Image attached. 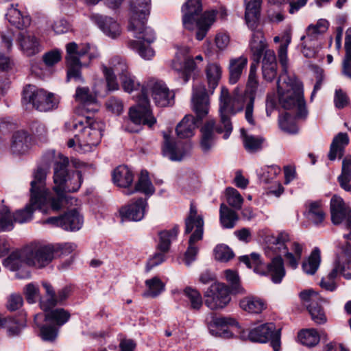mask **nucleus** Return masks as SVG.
Returning a JSON list of instances; mask_svg holds the SVG:
<instances>
[{
	"mask_svg": "<svg viewBox=\"0 0 351 351\" xmlns=\"http://www.w3.org/2000/svg\"><path fill=\"white\" fill-rule=\"evenodd\" d=\"M69 158L59 154L54 162L53 191L56 197L53 196L45 187L46 176L49 171L47 166H39L34 173V179L31 182L30 203L25 208L11 213L12 223H23L32 218L35 209L47 213V207L53 211H58L62 208V203L66 200V193L78 191L82 182V175L79 171H69Z\"/></svg>",
	"mask_w": 351,
	"mask_h": 351,
	"instance_id": "obj_1",
	"label": "nucleus"
},
{
	"mask_svg": "<svg viewBox=\"0 0 351 351\" xmlns=\"http://www.w3.org/2000/svg\"><path fill=\"white\" fill-rule=\"evenodd\" d=\"M150 90L155 104L160 107H166L173 104L174 94L166 84L160 80L152 79L147 81L146 87H143L138 96L137 104L131 107L129 111V120L123 125L124 130L129 132H139L142 125L152 128L156 123L150 109L147 90Z\"/></svg>",
	"mask_w": 351,
	"mask_h": 351,
	"instance_id": "obj_2",
	"label": "nucleus"
},
{
	"mask_svg": "<svg viewBox=\"0 0 351 351\" xmlns=\"http://www.w3.org/2000/svg\"><path fill=\"white\" fill-rule=\"evenodd\" d=\"M255 98L252 93H247L245 90L235 88L233 95L231 96L227 88L222 87L219 97V115L220 123L225 128L226 134L223 138L227 139L232 131V125L230 116L234 115L238 112L242 111L245 108V117L247 122L254 125L253 119V109Z\"/></svg>",
	"mask_w": 351,
	"mask_h": 351,
	"instance_id": "obj_3",
	"label": "nucleus"
},
{
	"mask_svg": "<svg viewBox=\"0 0 351 351\" xmlns=\"http://www.w3.org/2000/svg\"><path fill=\"white\" fill-rule=\"evenodd\" d=\"M182 23L185 29L193 30L197 27L195 38L203 40L215 21L216 12L206 11L201 14L202 5L201 0H188L182 6Z\"/></svg>",
	"mask_w": 351,
	"mask_h": 351,
	"instance_id": "obj_4",
	"label": "nucleus"
},
{
	"mask_svg": "<svg viewBox=\"0 0 351 351\" xmlns=\"http://www.w3.org/2000/svg\"><path fill=\"white\" fill-rule=\"evenodd\" d=\"M65 127L69 130L79 128L80 133L75 134V138L81 147L85 151H90L100 143L105 124L102 121H93L87 117L85 123L81 120H73L66 122Z\"/></svg>",
	"mask_w": 351,
	"mask_h": 351,
	"instance_id": "obj_5",
	"label": "nucleus"
},
{
	"mask_svg": "<svg viewBox=\"0 0 351 351\" xmlns=\"http://www.w3.org/2000/svg\"><path fill=\"white\" fill-rule=\"evenodd\" d=\"M277 88L279 103L285 109L294 108L304 97L302 84L295 76L280 75Z\"/></svg>",
	"mask_w": 351,
	"mask_h": 351,
	"instance_id": "obj_6",
	"label": "nucleus"
},
{
	"mask_svg": "<svg viewBox=\"0 0 351 351\" xmlns=\"http://www.w3.org/2000/svg\"><path fill=\"white\" fill-rule=\"evenodd\" d=\"M23 100L32 104L33 107L40 112H47L57 107L58 101L51 93H47L43 88L28 84L23 90Z\"/></svg>",
	"mask_w": 351,
	"mask_h": 351,
	"instance_id": "obj_7",
	"label": "nucleus"
},
{
	"mask_svg": "<svg viewBox=\"0 0 351 351\" xmlns=\"http://www.w3.org/2000/svg\"><path fill=\"white\" fill-rule=\"evenodd\" d=\"M89 49L88 44L78 45L75 42L66 44L67 80L74 79L75 81H82L80 71L82 64L80 60L88 53Z\"/></svg>",
	"mask_w": 351,
	"mask_h": 351,
	"instance_id": "obj_8",
	"label": "nucleus"
},
{
	"mask_svg": "<svg viewBox=\"0 0 351 351\" xmlns=\"http://www.w3.org/2000/svg\"><path fill=\"white\" fill-rule=\"evenodd\" d=\"M60 247L58 245H29L25 247V256L27 265L42 268L49 265L54 258Z\"/></svg>",
	"mask_w": 351,
	"mask_h": 351,
	"instance_id": "obj_9",
	"label": "nucleus"
},
{
	"mask_svg": "<svg viewBox=\"0 0 351 351\" xmlns=\"http://www.w3.org/2000/svg\"><path fill=\"white\" fill-rule=\"evenodd\" d=\"M248 338L252 342L266 343L270 341L274 351L280 350V329H276L274 323L261 324L248 333Z\"/></svg>",
	"mask_w": 351,
	"mask_h": 351,
	"instance_id": "obj_10",
	"label": "nucleus"
},
{
	"mask_svg": "<svg viewBox=\"0 0 351 351\" xmlns=\"http://www.w3.org/2000/svg\"><path fill=\"white\" fill-rule=\"evenodd\" d=\"M250 260L254 265V271L261 275H269L274 283H280L285 275L283 259L280 256L273 258L271 263L267 265L265 269L262 267L260 255L252 253Z\"/></svg>",
	"mask_w": 351,
	"mask_h": 351,
	"instance_id": "obj_11",
	"label": "nucleus"
},
{
	"mask_svg": "<svg viewBox=\"0 0 351 351\" xmlns=\"http://www.w3.org/2000/svg\"><path fill=\"white\" fill-rule=\"evenodd\" d=\"M205 305L211 310L223 308L230 301L228 287L223 283L213 282L204 292Z\"/></svg>",
	"mask_w": 351,
	"mask_h": 351,
	"instance_id": "obj_12",
	"label": "nucleus"
},
{
	"mask_svg": "<svg viewBox=\"0 0 351 351\" xmlns=\"http://www.w3.org/2000/svg\"><path fill=\"white\" fill-rule=\"evenodd\" d=\"M300 297L303 301L310 302L307 309L312 320L317 324H325L327 318L320 303H328V300L322 298L317 292L312 289L300 292Z\"/></svg>",
	"mask_w": 351,
	"mask_h": 351,
	"instance_id": "obj_13",
	"label": "nucleus"
},
{
	"mask_svg": "<svg viewBox=\"0 0 351 351\" xmlns=\"http://www.w3.org/2000/svg\"><path fill=\"white\" fill-rule=\"evenodd\" d=\"M45 224L60 227L66 231H77L83 224V217L75 209H71L58 217H51L43 221Z\"/></svg>",
	"mask_w": 351,
	"mask_h": 351,
	"instance_id": "obj_14",
	"label": "nucleus"
},
{
	"mask_svg": "<svg viewBox=\"0 0 351 351\" xmlns=\"http://www.w3.org/2000/svg\"><path fill=\"white\" fill-rule=\"evenodd\" d=\"M330 206L332 223H343L346 229H351V209L346 205L343 199L337 195H333Z\"/></svg>",
	"mask_w": 351,
	"mask_h": 351,
	"instance_id": "obj_15",
	"label": "nucleus"
},
{
	"mask_svg": "<svg viewBox=\"0 0 351 351\" xmlns=\"http://www.w3.org/2000/svg\"><path fill=\"white\" fill-rule=\"evenodd\" d=\"M172 68L181 74L184 83H186L196 69L194 60L188 55V49L179 50L172 61Z\"/></svg>",
	"mask_w": 351,
	"mask_h": 351,
	"instance_id": "obj_16",
	"label": "nucleus"
},
{
	"mask_svg": "<svg viewBox=\"0 0 351 351\" xmlns=\"http://www.w3.org/2000/svg\"><path fill=\"white\" fill-rule=\"evenodd\" d=\"M192 110L195 112V117L197 121H202L209 112L210 102L205 86L199 84L193 88L191 99Z\"/></svg>",
	"mask_w": 351,
	"mask_h": 351,
	"instance_id": "obj_17",
	"label": "nucleus"
},
{
	"mask_svg": "<svg viewBox=\"0 0 351 351\" xmlns=\"http://www.w3.org/2000/svg\"><path fill=\"white\" fill-rule=\"evenodd\" d=\"M250 47L255 63L250 66L249 77H256L257 66L261 61L265 48L267 47V43L261 31L252 33Z\"/></svg>",
	"mask_w": 351,
	"mask_h": 351,
	"instance_id": "obj_18",
	"label": "nucleus"
},
{
	"mask_svg": "<svg viewBox=\"0 0 351 351\" xmlns=\"http://www.w3.org/2000/svg\"><path fill=\"white\" fill-rule=\"evenodd\" d=\"M163 154L173 161H180L187 154L189 146L182 142H174L167 134L164 135Z\"/></svg>",
	"mask_w": 351,
	"mask_h": 351,
	"instance_id": "obj_19",
	"label": "nucleus"
},
{
	"mask_svg": "<svg viewBox=\"0 0 351 351\" xmlns=\"http://www.w3.org/2000/svg\"><path fill=\"white\" fill-rule=\"evenodd\" d=\"M146 206V199L138 198L134 202L122 207L120 209L122 220L141 221L144 217Z\"/></svg>",
	"mask_w": 351,
	"mask_h": 351,
	"instance_id": "obj_20",
	"label": "nucleus"
},
{
	"mask_svg": "<svg viewBox=\"0 0 351 351\" xmlns=\"http://www.w3.org/2000/svg\"><path fill=\"white\" fill-rule=\"evenodd\" d=\"M147 19H140L139 23H136L133 26L132 21H129L128 30L132 32L137 41L141 43L150 45L155 39V34L152 29L145 26Z\"/></svg>",
	"mask_w": 351,
	"mask_h": 351,
	"instance_id": "obj_21",
	"label": "nucleus"
},
{
	"mask_svg": "<svg viewBox=\"0 0 351 351\" xmlns=\"http://www.w3.org/2000/svg\"><path fill=\"white\" fill-rule=\"evenodd\" d=\"M214 130L219 134L226 132L224 126L221 123L215 126V122L213 120L208 121L201 130V147L204 152H208L213 145L215 136Z\"/></svg>",
	"mask_w": 351,
	"mask_h": 351,
	"instance_id": "obj_22",
	"label": "nucleus"
},
{
	"mask_svg": "<svg viewBox=\"0 0 351 351\" xmlns=\"http://www.w3.org/2000/svg\"><path fill=\"white\" fill-rule=\"evenodd\" d=\"M151 0H130V19L132 25L139 23L140 19H147L150 14Z\"/></svg>",
	"mask_w": 351,
	"mask_h": 351,
	"instance_id": "obj_23",
	"label": "nucleus"
},
{
	"mask_svg": "<svg viewBox=\"0 0 351 351\" xmlns=\"http://www.w3.org/2000/svg\"><path fill=\"white\" fill-rule=\"evenodd\" d=\"M262 60V72L264 79L271 82L277 74V62L275 53L273 50L266 49L263 52Z\"/></svg>",
	"mask_w": 351,
	"mask_h": 351,
	"instance_id": "obj_24",
	"label": "nucleus"
},
{
	"mask_svg": "<svg viewBox=\"0 0 351 351\" xmlns=\"http://www.w3.org/2000/svg\"><path fill=\"white\" fill-rule=\"evenodd\" d=\"M262 0H250L246 5L245 19L248 27L253 31H260L256 29L261 12V6Z\"/></svg>",
	"mask_w": 351,
	"mask_h": 351,
	"instance_id": "obj_25",
	"label": "nucleus"
},
{
	"mask_svg": "<svg viewBox=\"0 0 351 351\" xmlns=\"http://www.w3.org/2000/svg\"><path fill=\"white\" fill-rule=\"evenodd\" d=\"M18 40L23 51L27 56H34L41 50L38 39L29 33H20Z\"/></svg>",
	"mask_w": 351,
	"mask_h": 351,
	"instance_id": "obj_26",
	"label": "nucleus"
},
{
	"mask_svg": "<svg viewBox=\"0 0 351 351\" xmlns=\"http://www.w3.org/2000/svg\"><path fill=\"white\" fill-rule=\"evenodd\" d=\"M93 19L99 27L108 36L112 38H115L121 34L120 26L112 18L103 16H95Z\"/></svg>",
	"mask_w": 351,
	"mask_h": 351,
	"instance_id": "obj_27",
	"label": "nucleus"
},
{
	"mask_svg": "<svg viewBox=\"0 0 351 351\" xmlns=\"http://www.w3.org/2000/svg\"><path fill=\"white\" fill-rule=\"evenodd\" d=\"M201 123L192 114H186L178 124L176 131L180 138H190L194 135V130Z\"/></svg>",
	"mask_w": 351,
	"mask_h": 351,
	"instance_id": "obj_28",
	"label": "nucleus"
},
{
	"mask_svg": "<svg viewBox=\"0 0 351 351\" xmlns=\"http://www.w3.org/2000/svg\"><path fill=\"white\" fill-rule=\"evenodd\" d=\"M185 234L193 232H204V219L202 216L197 215V210L193 204H191L190 210L185 219Z\"/></svg>",
	"mask_w": 351,
	"mask_h": 351,
	"instance_id": "obj_29",
	"label": "nucleus"
},
{
	"mask_svg": "<svg viewBox=\"0 0 351 351\" xmlns=\"http://www.w3.org/2000/svg\"><path fill=\"white\" fill-rule=\"evenodd\" d=\"M17 7V4L16 5L12 4L8 8L5 16L11 25L18 29H23L30 24L31 20L29 16L23 14Z\"/></svg>",
	"mask_w": 351,
	"mask_h": 351,
	"instance_id": "obj_30",
	"label": "nucleus"
},
{
	"mask_svg": "<svg viewBox=\"0 0 351 351\" xmlns=\"http://www.w3.org/2000/svg\"><path fill=\"white\" fill-rule=\"evenodd\" d=\"M29 136L28 134L23 130L14 133L10 149L14 154H25L29 149Z\"/></svg>",
	"mask_w": 351,
	"mask_h": 351,
	"instance_id": "obj_31",
	"label": "nucleus"
},
{
	"mask_svg": "<svg viewBox=\"0 0 351 351\" xmlns=\"http://www.w3.org/2000/svg\"><path fill=\"white\" fill-rule=\"evenodd\" d=\"M134 192H141L145 195L150 196L155 192L154 186L149 178L148 172L146 170H142L139 175L138 181L135 184L134 190H128L127 195H131Z\"/></svg>",
	"mask_w": 351,
	"mask_h": 351,
	"instance_id": "obj_32",
	"label": "nucleus"
},
{
	"mask_svg": "<svg viewBox=\"0 0 351 351\" xmlns=\"http://www.w3.org/2000/svg\"><path fill=\"white\" fill-rule=\"evenodd\" d=\"M329 23L325 19H320L316 25H311L306 29V35L303 36L301 40L306 39L310 42L319 43L318 40L320 37L328 29Z\"/></svg>",
	"mask_w": 351,
	"mask_h": 351,
	"instance_id": "obj_33",
	"label": "nucleus"
},
{
	"mask_svg": "<svg viewBox=\"0 0 351 351\" xmlns=\"http://www.w3.org/2000/svg\"><path fill=\"white\" fill-rule=\"evenodd\" d=\"M349 143V138L347 133L340 132L332 140L330 145L328 158L334 160L337 156H343V149Z\"/></svg>",
	"mask_w": 351,
	"mask_h": 351,
	"instance_id": "obj_34",
	"label": "nucleus"
},
{
	"mask_svg": "<svg viewBox=\"0 0 351 351\" xmlns=\"http://www.w3.org/2000/svg\"><path fill=\"white\" fill-rule=\"evenodd\" d=\"M24 254L25 247L21 250H16L12 252L6 258L3 260V266L10 271H16L19 269L23 264L27 265V259L25 256Z\"/></svg>",
	"mask_w": 351,
	"mask_h": 351,
	"instance_id": "obj_35",
	"label": "nucleus"
},
{
	"mask_svg": "<svg viewBox=\"0 0 351 351\" xmlns=\"http://www.w3.org/2000/svg\"><path fill=\"white\" fill-rule=\"evenodd\" d=\"M204 232H192L189 239V246L184 254V263L190 266L196 259L199 248L196 243L200 241L203 238Z\"/></svg>",
	"mask_w": 351,
	"mask_h": 351,
	"instance_id": "obj_36",
	"label": "nucleus"
},
{
	"mask_svg": "<svg viewBox=\"0 0 351 351\" xmlns=\"http://www.w3.org/2000/svg\"><path fill=\"white\" fill-rule=\"evenodd\" d=\"M133 178V174L127 166H119L113 171V182L119 186H129L132 183Z\"/></svg>",
	"mask_w": 351,
	"mask_h": 351,
	"instance_id": "obj_37",
	"label": "nucleus"
},
{
	"mask_svg": "<svg viewBox=\"0 0 351 351\" xmlns=\"http://www.w3.org/2000/svg\"><path fill=\"white\" fill-rule=\"evenodd\" d=\"M179 232V226L175 225L170 230H162L158 233L159 242L157 249L163 253L169 252L172 240L176 239Z\"/></svg>",
	"mask_w": 351,
	"mask_h": 351,
	"instance_id": "obj_38",
	"label": "nucleus"
},
{
	"mask_svg": "<svg viewBox=\"0 0 351 351\" xmlns=\"http://www.w3.org/2000/svg\"><path fill=\"white\" fill-rule=\"evenodd\" d=\"M247 63V59L243 56L230 60L229 66V81L231 84H236L239 81L243 70L246 67Z\"/></svg>",
	"mask_w": 351,
	"mask_h": 351,
	"instance_id": "obj_39",
	"label": "nucleus"
},
{
	"mask_svg": "<svg viewBox=\"0 0 351 351\" xmlns=\"http://www.w3.org/2000/svg\"><path fill=\"white\" fill-rule=\"evenodd\" d=\"M240 307L250 313L258 314L265 308L263 300L255 296H247L240 300Z\"/></svg>",
	"mask_w": 351,
	"mask_h": 351,
	"instance_id": "obj_40",
	"label": "nucleus"
},
{
	"mask_svg": "<svg viewBox=\"0 0 351 351\" xmlns=\"http://www.w3.org/2000/svg\"><path fill=\"white\" fill-rule=\"evenodd\" d=\"M43 317V315L41 314H37L34 316V322L40 328L39 335L43 341H53L58 336V328L56 326L52 325H40L38 321L39 319L41 320Z\"/></svg>",
	"mask_w": 351,
	"mask_h": 351,
	"instance_id": "obj_41",
	"label": "nucleus"
},
{
	"mask_svg": "<svg viewBox=\"0 0 351 351\" xmlns=\"http://www.w3.org/2000/svg\"><path fill=\"white\" fill-rule=\"evenodd\" d=\"M45 313L44 320L55 322L58 326L64 324L70 317L69 313L63 308H49Z\"/></svg>",
	"mask_w": 351,
	"mask_h": 351,
	"instance_id": "obj_42",
	"label": "nucleus"
},
{
	"mask_svg": "<svg viewBox=\"0 0 351 351\" xmlns=\"http://www.w3.org/2000/svg\"><path fill=\"white\" fill-rule=\"evenodd\" d=\"M291 250L294 254L289 252L287 246H285L283 254H285L288 265L294 269L297 268L302 257V246L298 242H293L291 244Z\"/></svg>",
	"mask_w": 351,
	"mask_h": 351,
	"instance_id": "obj_43",
	"label": "nucleus"
},
{
	"mask_svg": "<svg viewBox=\"0 0 351 351\" xmlns=\"http://www.w3.org/2000/svg\"><path fill=\"white\" fill-rule=\"evenodd\" d=\"M351 157L346 158L342 162L341 173L338 177L340 186L346 191H351Z\"/></svg>",
	"mask_w": 351,
	"mask_h": 351,
	"instance_id": "obj_44",
	"label": "nucleus"
},
{
	"mask_svg": "<svg viewBox=\"0 0 351 351\" xmlns=\"http://www.w3.org/2000/svg\"><path fill=\"white\" fill-rule=\"evenodd\" d=\"M241 134L243 138L244 147L248 152L254 153L262 149V144L264 142L263 137L248 135L243 128L241 130Z\"/></svg>",
	"mask_w": 351,
	"mask_h": 351,
	"instance_id": "obj_45",
	"label": "nucleus"
},
{
	"mask_svg": "<svg viewBox=\"0 0 351 351\" xmlns=\"http://www.w3.org/2000/svg\"><path fill=\"white\" fill-rule=\"evenodd\" d=\"M220 222L224 228H232L234 227L238 216L235 211L229 208L226 204L220 206Z\"/></svg>",
	"mask_w": 351,
	"mask_h": 351,
	"instance_id": "obj_46",
	"label": "nucleus"
},
{
	"mask_svg": "<svg viewBox=\"0 0 351 351\" xmlns=\"http://www.w3.org/2000/svg\"><path fill=\"white\" fill-rule=\"evenodd\" d=\"M206 74L209 88L213 92L221 77V66L216 63L209 64L206 69Z\"/></svg>",
	"mask_w": 351,
	"mask_h": 351,
	"instance_id": "obj_47",
	"label": "nucleus"
},
{
	"mask_svg": "<svg viewBox=\"0 0 351 351\" xmlns=\"http://www.w3.org/2000/svg\"><path fill=\"white\" fill-rule=\"evenodd\" d=\"M320 263V251L315 247L311 252L310 256L302 263V269L307 274L313 275L317 270Z\"/></svg>",
	"mask_w": 351,
	"mask_h": 351,
	"instance_id": "obj_48",
	"label": "nucleus"
},
{
	"mask_svg": "<svg viewBox=\"0 0 351 351\" xmlns=\"http://www.w3.org/2000/svg\"><path fill=\"white\" fill-rule=\"evenodd\" d=\"M298 338L302 344L308 347H313L319 341V336L315 329H306L300 331Z\"/></svg>",
	"mask_w": 351,
	"mask_h": 351,
	"instance_id": "obj_49",
	"label": "nucleus"
},
{
	"mask_svg": "<svg viewBox=\"0 0 351 351\" xmlns=\"http://www.w3.org/2000/svg\"><path fill=\"white\" fill-rule=\"evenodd\" d=\"M148 290L143 293L145 297L155 298L158 296L165 289L164 283L158 277H154L145 281Z\"/></svg>",
	"mask_w": 351,
	"mask_h": 351,
	"instance_id": "obj_50",
	"label": "nucleus"
},
{
	"mask_svg": "<svg viewBox=\"0 0 351 351\" xmlns=\"http://www.w3.org/2000/svg\"><path fill=\"white\" fill-rule=\"evenodd\" d=\"M308 218L315 224L321 223L325 219V213L322 207L320 202H313L309 204Z\"/></svg>",
	"mask_w": 351,
	"mask_h": 351,
	"instance_id": "obj_51",
	"label": "nucleus"
},
{
	"mask_svg": "<svg viewBox=\"0 0 351 351\" xmlns=\"http://www.w3.org/2000/svg\"><path fill=\"white\" fill-rule=\"evenodd\" d=\"M2 327L7 329V334L9 337H15L21 333V330L25 327V324L13 317H9L4 318Z\"/></svg>",
	"mask_w": 351,
	"mask_h": 351,
	"instance_id": "obj_52",
	"label": "nucleus"
},
{
	"mask_svg": "<svg viewBox=\"0 0 351 351\" xmlns=\"http://www.w3.org/2000/svg\"><path fill=\"white\" fill-rule=\"evenodd\" d=\"M185 296L190 302L191 308L193 310H199L202 306V297L200 293L194 288L186 287L184 289Z\"/></svg>",
	"mask_w": 351,
	"mask_h": 351,
	"instance_id": "obj_53",
	"label": "nucleus"
},
{
	"mask_svg": "<svg viewBox=\"0 0 351 351\" xmlns=\"http://www.w3.org/2000/svg\"><path fill=\"white\" fill-rule=\"evenodd\" d=\"M42 285L45 288L49 298L46 301H40V305L44 311H47L49 308H53L55 306L57 305L56 293L52 286L49 283L43 282Z\"/></svg>",
	"mask_w": 351,
	"mask_h": 351,
	"instance_id": "obj_54",
	"label": "nucleus"
},
{
	"mask_svg": "<svg viewBox=\"0 0 351 351\" xmlns=\"http://www.w3.org/2000/svg\"><path fill=\"white\" fill-rule=\"evenodd\" d=\"M226 278L230 286V291L233 294L243 293L244 289L241 286L239 277L237 272L232 270H226L225 271Z\"/></svg>",
	"mask_w": 351,
	"mask_h": 351,
	"instance_id": "obj_55",
	"label": "nucleus"
},
{
	"mask_svg": "<svg viewBox=\"0 0 351 351\" xmlns=\"http://www.w3.org/2000/svg\"><path fill=\"white\" fill-rule=\"evenodd\" d=\"M11 213L8 207H0V232L10 231L13 229Z\"/></svg>",
	"mask_w": 351,
	"mask_h": 351,
	"instance_id": "obj_56",
	"label": "nucleus"
},
{
	"mask_svg": "<svg viewBox=\"0 0 351 351\" xmlns=\"http://www.w3.org/2000/svg\"><path fill=\"white\" fill-rule=\"evenodd\" d=\"M128 45L130 48L136 50L138 54L144 59L149 60L154 56V51L147 43L130 41Z\"/></svg>",
	"mask_w": 351,
	"mask_h": 351,
	"instance_id": "obj_57",
	"label": "nucleus"
},
{
	"mask_svg": "<svg viewBox=\"0 0 351 351\" xmlns=\"http://www.w3.org/2000/svg\"><path fill=\"white\" fill-rule=\"evenodd\" d=\"M279 125L280 128L290 134H295L298 132V127L293 121L292 116L289 112H285L279 118Z\"/></svg>",
	"mask_w": 351,
	"mask_h": 351,
	"instance_id": "obj_58",
	"label": "nucleus"
},
{
	"mask_svg": "<svg viewBox=\"0 0 351 351\" xmlns=\"http://www.w3.org/2000/svg\"><path fill=\"white\" fill-rule=\"evenodd\" d=\"M226 191L228 204L237 210H240L243 202V198L241 194L232 187H228Z\"/></svg>",
	"mask_w": 351,
	"mask_h": 351,
	"instance_id": "obj_59",
	"label": "nucleus"
},
{
	"mask_svg": "<svg viewBox=\"0 0 351 351\" xmlns=\"http://www.w3.org/2000/svg\"><path fill=\"white\" fill-rule=\"evenodd\" d=\"M108 69L112 70V73L119 75L120 77L128 72L125 61L119 56H115L110 60V66Z\"/></svg>",
	"mask_w": 351,
	"mask_h": 351,
	"instance_id": "obj_60",
	"label": "nucleus"
},
{
	"mask_svg": "<svg viewBox=\"0 0 351 351\" xmlns=\"http://www.w3.org/2000/svg\"><path fill=\"white\" fill-rule=\"evenodd\" d=\"M337 251L335 261L351 259V243L346 240L340 241L337 245Z\"/></svg>",
	"mask_w": 351,
	"mask_h": 351,
	"instance_id": "obj_61",
	"label": "nucleus"
},
{
	"mask_svg": "<svg viewBox=\"0 0 351 351\" xmlns=\"http://www.w3.org/2000/svg\"><path fill=\"white\" fill-rule=\"evenodd\" d=\"M334 269L338 275H341L346 280H351V259L341 261H335Z\"/></svg>",
	"mask_w": 351,
	"mask_h": 351,
	"instance_id": "obj_62",
	"label": "nucleus"
},
{
	"mask_svg": "<svg viewBox=\"0 0 351 351\" xmlns=\"http://www.w3.org/2000/svg\"><path fill=\"white\" fill-rule=\"evenodd\" d=\"M215 257L217 260L227 262L234 257L232 250L226 245H218L214 250Z\"/></svg>",
	"mask_w": 351,
	"mask_h": 351,
	"instance_id": "obj_63",
	"label": "nucleus"
},
{
	"mask_svg": "<svg viewBox=\"0 0 351 351\" xmlns=\"http://www.w3.org/2000/svg\"><path fill=\"white\" fill-rule=\"evenodd\" d=\"M76 100L84 104H90L95 103V97L90 92L88 87H78L75 92Z\"/></svg>",
	"mask_w": 351,
	"mask_h": 351,
	"instance_id": "obj_64",
	"label": "nucleus"
}]
</instances>
